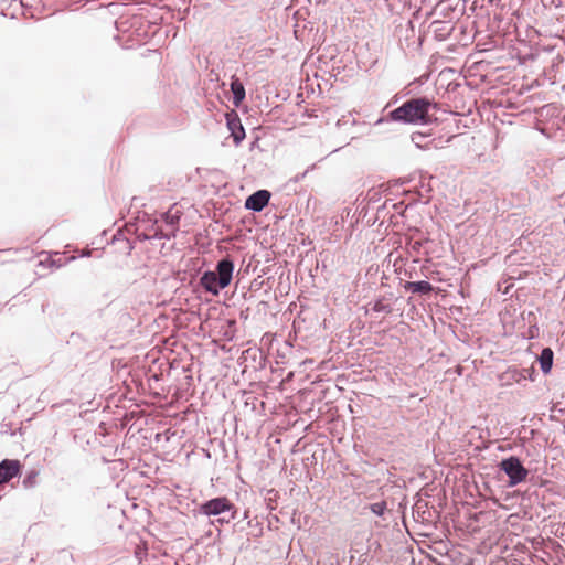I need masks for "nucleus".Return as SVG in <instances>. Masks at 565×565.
I'll list each match as a JSON object with an SVG mask.
<instances>
[{
	"label": "nucleus",
	"mask_w": 565,
	"mask_h": 565,
	"mask_svg": "<svg viewBox=\"0 0 565 565\" xmlns=\"http://www.w3.org/2000/svg\"><path fill=\"white\" fill-rule=\"evenodd\" d=\"M373 310H374L375 312H383V311H385V312H391V308H390V306H388V305H386V303H384V301H382V300H377V301L374 303V306H373Z\"/></svg>",
	"instance_id": "obj_13"
},
{
	"label": "nucleus",
	"mask_w": 565,
	"mask_h": 565,
	"mask_svg": "<svg viewBox=\"0 0 565 565\" xmlns=\"http://www.w3.org/2000/svg\"><path fill=\"white\" fill-rule=\"evenodd\" d=\"M553 356L554 353L552 349L545 348L542 350L541 355L539 358L540 366L543 373L547 374L550 373L552 365H553Z\"/></svg>",
	"instance_id": "obj_8"
},
{
	"label": "nucleus",
	"mask_w": 565,
	"mask_h": 565,
	"mask_svg": "<svg viewBox=\"0 0 565 565\" xmlns=\"http://www.w3.org/2000/svg\"><path fill=\"white\" fill-rule=\"evenodd\" d=\"M269 199L270 193L267 190H259L247 198L245 207L259 212L268 204Z\"/></svg>",
	"instance_id": "obj_6"
},
{
	"label": "nucleus",
	"mask_w": 565,
	"mask_h": 565,
	"mask_svg": "<svg viewBox=\"0 0 565 565\" xmlns=\"http://www.w3.org/2000/svg\"><path fill=\"white\" fill-rule=\"evenodd\" d=\"M385 509H386V503L384 501L376 502V503H373L370 505V510L376 515H382L384 513Z\"/></svg>",
	"instance_id": "obj_11"
},
{
	"label": "nucleus",
	"mask_w": 565,
	"mask_h": 565,
	"mask_svg": "<svg viewBox=\"0 0 565 565\" xmlns=\"http://www.w3.org/2000/svg\"><path fill=\"white\" fill-rule=\"evenodd\" d=\"M231 89L234 94V103L238 105L245 98V89L239 81H234L231 84Z\"/></svg>",
	"instance_id": "obj_10"
},
{
	"label": "nucleus",
	"mask_w": 565,
	"mask_h": 565,
	"mask_svg": "<svg viewBox=\"0 0 565 565\" xmlns=\"http://www.w3.org/2000/svg\"><path fill=\"white\" fill-rule=\"evenodd\" d=\"M234 264L225 258L217 263L215 271H205L200 278V285L213 296H217L221 289L226 288L233 277Z\"/></svg>",
	"instance_id": "obj_2"
},
{
	"label": "nucleus",
	"mask_w": 565,
	"mask_h": 565,
	"mask_svg": "<svg viewBox=\"0 0 565 565\" xmlns=\"http://www.w3.org/2000/svg\"><path fill=\"white\" fill-rule=\"evenodd\" d=\"M21 465L18 460L4 459L0 462V484L10 481L20 473Z\"/></svg>",
	"instance_id": "obj_7"
},
{
	"label": "nucleus",
	"mask_w": 565,
	"mask_h": 565,
	"mask_svg": "<svg viewBox=\"0 0 565 565\" xmlns=\"http://www.w3.org/2000/svg\"><path fill=\"white\" fill-rule=\"evenodd\" d=\"M437 110L438 104L430 102L426 97H419L407 100L391 111L390 116L395 121L427 125L437 119Z\"/></svg>",
	"instance_id": "obj_1"
},
{
	"label": "nucleus",
	"mask_w": 565,
	"mask_h": 565,
	"mask_svg": "<svg viewBox=\"0 0 565 565\" xmlns=\"http://www.w3.org/2000/svg\"><path fill=\"white\" fill-rule=\"evenodd\" d=\"M226 126L231 131L234 143L239 145L245 139V129L242 125L241 118L235 110L226 113Z\"/></svg>",
	"instance_id": "obj_5"
},
{
	"label": "nucleus",
	"mask_w": 565,
	"mask_h": 565,
	"mask_svg": "<svg viewBox=\"0 0 565 565\" xmlns=\"http://www.w3.org/2000/svg\"><path fill=\"white\" fill-rule=\"evenodd\" d=\"M164 220L168 224L175 225L180 220V215L178 214V212L172 213L171 211H169L166 213Z\"/></svg>",
	"instance_id": "obj_12"
},
{
	"label": "nucleus",
	"mask_w": 565,
	"mask_h": 565,
	"mask_svg": "<svg viewBox=\"0 0 565 565\" xmlns=\"http://www.w3.org/2000/svg\"><path fill=\"white\" fill-rule=\"evenodd\" d=\"M405 289L415 294H428L433 290V286L425 280L422 281H407Z\"/></svg>",
	"instance_id": "obj_9"
},
{
	"label": "nucleus",
	"mask_w": 565,
	"mask_h": 565,
	"mask_svg": "<svg viewBox=\"0 0 565 565\" xmlns=\"http://www.w3.org/2000/svg\"><path fill=\"white\" fill-rule=\"evenodd\" d=\"M500 468L510 478V486H515L524 481L529 473L527 470L522 466L519 458L516 457H510L508 459L502 460L500 463Z\"/></svg>",
	"instance_id": "obj_3"
},
{
	"label": "nucleus",
	"mask_w": 565,
	"mask_h": 565,
	"mask_svg": "<svg viewBox=\"0 0 565 565\" xmlns=\"http://www.w3.org/2000/svg\"><path fill=\"white\" fill-rule=\"evenodd\" d=\"M232 509H234V504L226 497L212 499L201 505V512L209 516L218 515Z\"/></svg>",
	"instance_id": "obj_4"
}]
</instances>
